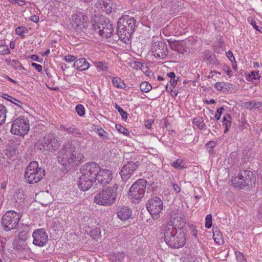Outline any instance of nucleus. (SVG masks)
Wrapping results in <instances>:
<instances>
[{"label":"nucleus","instance_id":"nucleus-52","mask_svg":"<svg viewBox=\"0 0 262 262\" xmlns=\"http://www.w3.org/2000/svg\"><path fill=\"white\" fill-rule=\"evenodd\" d=\"M97 67L102 71H106L108 69V67L105 63L102 62H99Z\"/></svg>","mask_w":262,"mask_h":262},{"label":"nucleus","instance_id":"nucleus-60","mask_svg":"<svg viewBox=\"0 0 262 262\" xmlns=\"http://www.w3.org/2000/svg\"><path fill=\"white\" fill-rule=\"evenodd\" d=\"M152 121L151 120H148L145 122V126L146 128L150 129L152 125Z\"/></svg>","mask_w":262,"mask_h":262},{"label":"nucleus","instance_id":"nucleus-33","mask_svg":"<svg viewBox=\"0 0 262 262\" xmlns=\"http://www.w3.org/2000/svg\"><path fill=\"white\" fill-rule=\"evenodd\" d=\"M140 89L141 91L147 93L151 90L152 86L148 82L144 81L140 84Z\"/></svg>","mask_w":262,"mask_h":262},{"label":"nucleus","instance_id":"nucleus-21","mask_svg":"<svg viewBox=\"0 0 262 262\" xmlns=\"http://www.w3.org/2000/svg\"><path fill=\"white\" fill-rule=\"evenodd\" d=\"M94 182L92 179L82 174L78 180V186L80 190L85 191L91 188Z\"/></svg>","mask_w":262,"mask_h":262},{"label":"nucleus","instance_id":"nucleus-6","mask_svg":"<svg viewBox=\"0 0 262 262\" xmlns=\"http://www.w3.org/2000/svg\"><path fill=\"white\" fill-rule=\"evenodd\" d=\"M45 172L43 169L39 167L37 162L33 161L27 167L24 176L28 183L34 184L43 178Z\"/></svg>","mask_w":262,"mask_h":262},{"label":"nucleus","instance_id":"nucleus-7","mask_svg":"<svg viewBox=\"0 0 262 262\" xmlns=\"http://www.w3.org/2000/svg\"><path fill=\"white\" fill-rule=\"evenodd\" d=\"M255 180V177L252 171L241 170L238 176L232 179L231 183L234 187L241 189L251 184Z\"/></svg>","mask_w":262,"mask_h":262},{"label":"nucleus","instance_id":"nucleus-43","mask_svg":"<svg viewBox=\"0 0 262 262\" xmlns=\"http://www.w3.org/2000/svg\"><path fill=\"white\" fill-rule=\"evenodd\" d=\"M10 54V50L7 45H0V54L7 55Z\"/></svg>","mask_w":262,"mask_h":262},{"label":"nucleus","instance_id":"nucleus-10","mask_svg":"<svg viewBox=\"0 0 262 262\" xmlns=\"http://www.w3.org/2000/svg\"><path fill=\"white\" fill-rule=\"evenodd\" d=\"M30 128L29 121L24 116H19L13 120L11 132L12 134L20 136L26 135Z\"/></svg>","mask_w":262,"mask_h":262},{"label":"nucleus","instance_id":"nucleus-12","mask_svg":"<svg viewBox=\"0 0 262 262\" xmlns=\"http://www.w3.org/2000/svg\"><path fill=\"white\" fill-rule=\"evenodd\" d=\"M146 208L152 217L157 219L163 209V203L160 198L155 196L148 201Z\"/></svg>","mask_w":262,"mask_h":262},{"label":"nucleus","instance_id":"nucleus-49","mask_svg":"<svg viewBox=\"0 0 262 262\" xmlns=\"http://www.w3.org/2000/svg\"><path fill=\"white\" fill-rule=\"evenodd\" d=\"M115 258L116 260L121 262L124 258V254L123 253H117L115 254Z\"/></svg>","mask_w":262,"mask_h":262},{"label":"nucleus","instance_id":"nucleus-8","mask_svg":"<svg viewBox=\"0 0 262 262\" xmlns=\"http://www.w3.org/2000/svg\"><path fill=\"white\" fill-rule=\"evenodd\" d=\"M20 221L19 213L13 210L6 212L2 219L3 229L6 231H9L16 229Z\"/></svg>","mask_w":262,"mask_h":262},{"label":"nucleus","instance_id":"nucleus-58","mask_svg":"<svg viewBox=\"0 0 262 262\" xmlns=\"http://www.w3.org/2000/svg\"><path fill=\"white\" fill-rule=\"evenodd\" d=\"M178 80V78H176V77L174 78L170 79V82L171 86L173 88L176 86V85L177 84Z\"/></svg>","mask_w":262,"mask_h":262},{"label":"nucleus","instance_id":"nucleus-40","mask_svg":"<svg viewBox=\"0 0 262 262\" xmlns=\"http://www.w3.org/2000/svg\"><path fill=\"white\" fill-rule=\"evenodd\" d=\"M212 225V215L209 214L205 217V226L206 228L209 229L211 227Z\"/></svg>","mask_w":262,"mask_h":262},{"label":"nucleus","instance_id":"nucleus-28","mask_svg":"<svg viewBox=\"0 0 262 262\" xmlns=\"http://www.w3.org/2000/svg\"><path fill=\"white\" fill-rule=\"evenodd\" d=\"M3 98L12 102L16 105H17L22 108H24L23 105H24V104L23 102H21V101H20L19 100L12 97V96H9V95L6 94H3Z\"/></svg>","mask_w":262,"mask_h":262},{"label":"nucleus","instance_id":"nucleus-48","mask_svg":"<svg viewBox=\"0 0 262 262\" xmlns=\"http://www.w3.org/2000/svg\"><path fill=\"white\" fill-rule=\"evenodd\" d=\"M226 85L225 82H217L214 84V88L219 91H222L223 89Z\"/></svg>","mask_w":262,"mask_h":262},{"label":"nucleus","instance_id":"nucleus-55","mask_svg":"<svg viewBox=\"0 0 262 262\" xmlns=\"http://www.w3.org/2000/svg\"><path fill=\"white\" fill-rule=\"evenodd\" d=\"M82 136L79 135V136L77 137L78 139L77 140V141L79 143V147H84L87 144H86L84 146H83V142L84 141L83 139L81 138ZM88 141H87L88 143Z\"/></svg>","mask_w":262,"mask_h":262},{"label":"nucleus","instance_id":"nucleus-50","mask_svg":"<svg viewBox=\"0 0 262 262\" xmlns=\"http://www.w3.org/2000/svg\"><path fill=\"white\" fill-rule=\"evenodd\" d=\"M9 2L13 4H18L20 6H24L26 4L25 0H9Z\"/></svg>","mask_w":262,"mask_h":262},{"label":"nucleus","instance_id":"nucleus-39","mask_svg":"<svg viewBox=\"0 0 262 262\" xmlns=\"http://www.w3.org/2000/svg\"><path fill=\"white\" fill-rule=\"evenodd\" d=\"M116 128L119 132L124 135H128L129 134L128 130L120 124H116Z\"/></svg>","mask_w":262,"mask_h":262},{"label":"nucleus","instance_id":"nucleus-53","mask_svg":"<svg viewBox=\"0 0 262 262\" xmlns=\"http://www.w3.org/2000/svg\"><path fill=\"white\" fill-rule=\"evenodd\" d=\"M31 66L34 67L37 71H38V72H40L42 71V66L39 64H37L36 63H35V62H32L31 63Z\"/></svg>","mask_w":262,"mask_h":262},{"label":"nucleus","instance_id":"nucleus-56","mask_svg":"<svg viewBox=\"0 0 262 262\" xmlns=\"http://www.w3.org/2000/svg\"><path fill=\"white\" fill-rule=\"evenodd\" d=\"M226 54H227V56L228 57V58L229 59V60L231 61L232 62L233 60L234 61L235 60L234 55L231 51H229L228 52H227Z\"/></svg>","mask_w":262,"mask_h":262},{"label":"nucleus","instance_id":"nucleus-44","mask_svg":"<svg viewBox=\"0 0 262 262\" xmlns=\"http://www.w3.org/2000/svg\"><path fill=\"white\" fill-rule=\"evenodd\" d=\"M249 78L251 80L259 79L260 75L258 71H252L249 74Z\"/></svg>","mask_w":262,"mask_h":262},{"label":"nucleus","instance_id":"nucleus-2","mask_svg":"<svg viewBox=\"0 0 262 262\" xmlns=\"http://www.w3.org/2000/svg\"><path fill=\"white\" fill-rule=\"evenodd\" d=\"M136 20L134 17L124 16L117 23V31L120 39L125 43L130 41V36L136 27Z\"/></svg>","mask_w":262,"mask_h":262},{"label":"nucleus","instance_id":"nucleus-29","mask_svg":"<svg viewBox=\"0 0 262 262\" xmlns=\"http://www.w3.org/2000/svg\"><path fill=\"white\" fill-rule=\"evenodd\" d=\"M192 123L194 125L197 126V127L200 129L202 130L205 128V124L204 122V119L202 117L200 116L196 117L193 118L192 120Z\"/></svg>","mask_w":262,"mask_h":262},{"label":"nucleus","instance_id":"nucleus-13","mask_svg":"<svg viewBox=\"0 0 262 262\" xmlns=\"http://www.w3.org/2000/svg\"><path fill=\"white\" fill-rule=\"evenodd\" d=\"M99 168L100 166L97 163L90 162L85 164L82 166L80 168V172L81 174H83L86 177L95 181Z\"/></svg>","mask_w":262,"mask_h":262},{"label":"nucleus","instance_id":"nucleus-9","mask_svg":"<svg viewBox=\"0 0 262 262\" xmlns=\"http://www.w3.org/2000/svg\"><path fill=\"white\" fill-rule=\"evenodd\" d=\"M60 146V143L57 137L52 133L46 135L40 141V143L36 145V147L40 150L51 151L58 150Z\"/></svg>","mask_w":262,"mask_h":262},{"label":"nucleus","instance_id":"nucleus-16","mask_svg":"<svg viewBox=\"0 0 262 262\" xmlns=\"http://www.w3.org/2000/svg\"><path fill=\"white\" fill-rule=\"evenodd\" d=\"M33 244L39 247L45 246L48 242V235L43 229H37L32 233Z\"/></svg>","mask_w":262,"mask_h":262},{"label":"nucleus","instance_id":"nucleus-1","mask_svg":"<svg viewBox=\"0 0 262 262\" xmlns=\"http://www.w3.org/2000/svg\"><path fill=\"white\" fill-rule=\"evenodd\" d=\"M178 210H173L169 213L170 222L169 225L163 224L162 231L164 233V239L166 245L171 248L179 249L183 247L186 243L184 233L178 232L176 227L173 226L176 220L179 217Z\"/></svg>","mask_w":262,"mask_h":262},{"label":"nucleus","instance_id":"nucleus-38","mask_svg":"<svg viewBox=\"0 0 262 262\" xmlns=\"http://www.w3.org/2000/svg\"><path fill=\"white\" fill-rule=\"evenodd\" d=\"M76 112L79 116H83L85 114V108L81 104H78L75 107Z\"/></svg>","mask_w":262,"mask_h":262},{"label":"nucleus","instance_id":"nucleus-64","mask_svg":"<svg viewBox=\"0 0 262 262\" xmlns=\"http://www.w3.org/2000/svg\"><path fill=\"white\" fill-rule=\"evenodd\" d=\"M30 58L34 61H38V62H41L40 61H39V58L38 56H37V55L33 54L31 56Z\"/></svg>","mask_w":262,"mask_h":262},{"label":"nucleus","instance_id":"nucleus-24","mask_svg":"<svg viewBox=\"0 0 262 262\" xmlns=\"http://www.w3.org/2000/svg\"><path fill=\"white\" fill-rule=\"evenodd\" d=\"M73 67L76 70L83 71L87 70L90 67V64L85 58H81L75 61Z\"/></svg>","mask_w":262,"mask_h":262},{"label":"nucleus","instance_id":"nucleus-26","mask_svg":"<svg viewBox=\"0 0 262 262\" xmlns=\"http://www.w3.org/2000/svg\"><path fill=\"white\" fill-rule=\"evenodd\" d=\"M231 120L232 118L231 115L229 114H226L222 119L223 126L225 127L224 130L225 134L229 132L230 128L231 127Z\"/></svg>","mask_w":262,"mask_h":262},{"label":"nucleus","instance_id":"nucleus-57","mask_svg":"<svg viewBox=\"0 0 262 262\" xmlns=\"http://www.w3.org/2000/svg\"><path fill=\"white\" fill-rule=\"evenodd\" d=\"M39 17L37 15H32L30 17V20L34 23H37L39 21Z\"/></svg>","mask_w":262,"mask_h":262},{"label":"nucleus","instance_id":"nucleus-46","mask_svg":"<svg viewBox=\"0 0 262 262\" xmlns=\"http://www.w3.org/2000/svg\"><path fill=\"white\" fill-rule=\"evenodd\" d=\"M25 30H26V29L24 27H18L15 30L16 34L18 35L21 36L22 37H24Z\"/></svg>","mask_w":262,"mask_h":262},{"label":"nucleus","instance_id":"nucleus-3","mask_svg":"<svg viewBox=\"0 0 262 262\" xmlns=\"http://www.w3.org/2000/svg\"><path fill=\"white\" fill-rule=\"evenodd\" d=\"M118 189V185L117 183L112 186L105 187L95 196V203L104 206L113 205L117 199Z\"/></svg>","mask_w":262,"mask_h":262},{"label":"nucleus","instance_id":"nucleus-36","mask_svg":"<svg viewBox=\"0 0 262 262\" xmlns=\"http://www.w3.org/2000/svg\"><path fill=\"white\" fill-rule=\"evenodd\" d=\"M234 253L236 259L238 262H247L246 258L242 252L238 251H236Z\"/></svg>","mask_w":262,"mask_h":262},{"label":"nucleus","instance_id":"nucleus-47","mask_svg":"<svg viewBox=\"0 0 262 262\" xmlns=\"http://www.w3.org/2000/svg\"><path fill=\"white\" fill-rule=\"evenodd\" d=\"M216 145V142L213 141H209L206 144V146L207 147L208 149L209 152H211L213 148L214 147L215 145Z\"/></svg>","mask_w":262,"mask_h":262},{"label":"nucleus","instance_id":"nucleus-34","mask_svg":"<svg viewBox=\"0 0 262 262\" xmlns=\"http://www.w3.org/2000/svg\"><path fill=\"white\" fill-rule=\"evenodd\" d=\"M115 108L118 111L120 115L122 117V119L125 121L128 116V114L126 112L124 111L122 108H121L120 106H119L118 104H115Z\"/></svg>","mask_w":262,"mask_h":262},{"label":"nucleus","instance_id":"nucleus-37","mask_svg":"<svg viewBox=\"0 0 262 262\" xmlns=\"http://www.w3.org/2000/svg\"><path fill=\"white\" fill-rule=\"evenodd\" d=\"M183 162L180 159H177L174 161L171 165L176 169H182L185 168L184 165H182Z\"/></svg>","mask_w":262,"mask_h":262},{"label":"nucleus","instance_id":"nucleus-61","mask_svg":"<svg viewBox=\"0 0 262 262\" xmlns=\"http://www.w3.org/2000/svg\"><path fill=\"white\" fill-rule=\"evenodd\" d=\"M168 78H176V74L174 72L168 73L166 75V79L168 80Z\"/></svg>","mask_w":262,"mask_h":262},{"label":"nucleus","instance_id":"nucleus-42","mask_svg":"<svg viewBox=\"0 0 262 262\" xmlns=\"http://www.w3.org/2000/svg\"><path fill=\"white\" fill-rule=\"evenodd\" d=\"M238 154L236 152H232L230 155V158L229 159V162L232 164H235L237 161Z\"/></svg>","mask_w":262,"mask_h":262},{"label":"nucleus","instance_id":"nucleus-45","mask_svg":"<svg viewBox=\"0 0 262 262\" xmlns=\"http://www.w3.org/2000/svg\"><path fill=\"white\" fill-rule=\"evenodd\" d=\"M28 231L26 230H24L22 231H20L18 234V238L20 240L25 241L27 240L28 237Z\"/></svg>","mask_w":262,"mask_h":262},{"label":"nucleus","instance_id":"nucleus-30","mask_svg":"<svg viewBox=\"0 0 262 262\" xmlns=\"http://www.w3.org/2000/svg\"><path fill=\"white\" fill-rule=\"evenodd\" d=\"M213 238L215 242L217 244L219 245L223 244L224 241L222 234L217 229H216L215 231L213 230Z\"/></svg>","mask_w":262,"mask_h":262},{"label":"nucleus","instance_id":"nucleus-62","mask_svg":"<svg viewBox=\"0 0 262 262\" xmlns=\"http://www.w3.org/2000/svg\"><path fill=\"white\" fill-rule=\"evenodd\" d=\"M173 188L177 193H179L181 190L180 187L177 184L173 185Z\"/></svg>","mask_w":262,"mask_h":262},{"label":"nucleus","instance_id":"nucleus-63","mask_svg":"<svg viewBox=\"0 0 262 262\" xmlns=\"http://www.w3.org/2000/svg\"><path fill=\"white\" fill-rule=\"evenodd\" d=\"M221 115L222 114L220 112V111L219 110H216L214 117L217 120H219L221 118Z\"/></svg>","mask_w":262,"mask_h":262},{"label":"nucleus","instance_id":"nucleus-22","mask_svg":"<svg viewBox=\"0 0 262 262\" xmlns=\"http://www.w3.org/2000/svg\"><path fill=\"white\" fill-rule=\"evenodd\" d=\"M132 211L127 206H119L117 210V216L122 221H126L132 218Z\"/></svg>","mask_w":262,"mask_h":262},{"label":"nucleus","instance_id":"nucleus-35","mask_svg":"<svg viewBox=\"0 0 262 262\" xmlns=\"http://www.w3.org/2000/svg\"><path fill=\"white\" fill-rule=\"evenodd\" d=\"M11 64L13 68L16 70H25L20 62L17 60H12Z\"/></svg>","mask_w":262,"mask_h":262},{"label":"nucleus","instance_id":"nucleus-4","mask_svg":"<svg viewBox=\"0 0 262 262\" xmlns=\"http://www.w3.org/2000/svg\"><path fill=\"white\" fill-rule=\"evenodd\" d=\"M92 29L98 33L102 37L108 38L113 35V25L105 17L102 15H95L92 20Z\"/></svg>","mask_w":262,"mask_h":262},{"label":"nucleus","instance_id":"nucleus-20","mask_svg":"<svg viewBox=\"0 0 262 262\" xmlns=\"http://www.w3.org/2000/svg\"><path fill=\"white\" fill-rule=\"evenodd\" d=\"M113 5L111 0H97L95 5L100 11H105L109 14L112 12Z\"/></svg>","mask_w":262,"mask_h":262},{"label":"nucleus","instance_id":"nucleus-31","mask_svg":"<svg viewBox=\"0 0 262 262\" xmlns=\"http://www.w3.org/2000/svg\"><path fill=\"white\" fill-rule=\"evenodd\" d=\"M7 113V110L5 106L0 104V126L5 123Z\"/></svg>","mask_w":262,"mask_h":262},{"label":"nucleus","instance_id":"nucleus-19","mask_svg":"<svg viewBox=\"0 0 262 262\" xmlns=\"http://www.w3.org/2000/svg\"><path fill=\"white\" fill-rule=\"evenodd\" d=\"M96 177L95 182L97 181L100 184L104 186L111 181L113 178V173L110 170L100 168Z\"/></svg>","mask_w":262,"mask_h":262},{"label":"nucleus","instance_id":"nucleus-17","mask_svg":"<svg viewBox=\"0 0 262 262\" xmlns=\"http://www.w3.org/2000/svg\"><path fill=\"white\" fill-rule=\"evenodd\" d=\"M138 167V162L136 163L133 161L128 162L124 165L120 171L122 181L126 182L128 180Z\"/></svg>","mask_w":262,"mask_h":262},{"label":"nucleus","instance_id":"nucleus-27","mask_svg":"<svg viewBox=\"0 0 262 262\" xmlns=\"http://www.w3.org/2000/svg\"><path fill=\"white\" fill-rule=\"evenodd\" d=\"M244 106L247 109L252 110L258 108L262 106V102L260 101H251L245 102Z\"/></svg>","mask_w":262,"mask_h":262},{"label":"nucleus","instance_id":"nucleus-11","mask_svg":"<svg viewBox=\"0 0 262 262\" xmlns=\"http://www.w3.org/2000/svg\"><path fill=\"white\" fill-rule=\"evenodd\" d=\"M146 184L147 181L144 179L137 180L130 187L128 194L134 200H141L144 195Z\"/></svg>","mask_w":262,"mask_h":262},{"label":"nucleus","instance_id":"nucleus-51","mask_svg":"<svg viewBox=\"0 0 262 262\" xmlns=\"http://www.w3.org/2000/svg\"><path fill=\"white\" fill-rule=\"evenodd\" d=\"M76 59V57L73 55H69L68 56H64V60L68 62H71L74 61Z\"/></svg>","mask_w":262,"mask_h":262},{"label":"nucleus","instance_id":"nucleus-14","mask_svg":"<svg viewBox=\"0 0 262 262\" xmlns=\"http://www.w3.org/2000/svg\"><path fill=\"white\" fill-rule=\"evenodd\" d=\"M88 19V16L84 10H77L70 18V24L75 30H78L79 27L83 25L85 21Z\"/></svg>","mask_w":262,"mask_h":262},{"label":"nucleus","instance_id":"nucleus-18","mask_svg":"<svg viewBox=\"0 0 262 262\" xmlns=\"http://www.w3.org/2000/svg\"><path fill=\"white\" fill-rule=\"evenodd\" d=\"M60 129L66 132L70 135H78L82 136L81 138L84 140L83 142V146H84L86 144L87 141H89L88 134L84 131L80 132V129L74 124L60 125Z\"/></svg>","mask_w":262,"mask_h":262},{"label":"nucleus","instance_id":"nucleus-32","mask_svg":"<svg viewBox=\"0 0 262 262\" xmlns=\"http://www.w3.org/2000/svg\"><path fill=\"white\" fill-rule=\"evenodd\" d=\"M112 83L113 85L117 88L123 89L125 87V83L118 77H113Z\"/></svg>","mask_w":262,"mask_h":262},{"label":"nucleus","instance_id":"nucleus-23","mask_svg":"<svg viewBox=\"0 0 262 262\" xmlns=\"http://www.w3.org/2000/svg\"><path fill=\"white\" fill-rule=\"evenodd\" d=\"M170 48L177 51L178 53L183 54L187 51L186 46L181 41L168 40Z\"/></svg>","mask_w":262,"mask_h":262},{"label":"nucleus","instance_id":"nucleus-54","mask_svg":"<svg viewBox=\"0 0 262 262\" xmlns=\"http://www.w3.org/2000/svg\"><path fill=\"white\" fill-rule=\"evenodd\" d=\"M248 21L250 22V24L253 27V28L256 30L257 31L259 32H261L260 29H259V27L256 25V21H254L253 19L250 20L249 19Z\"/></svg>","mask_w":262,"mask_h":262},{"label":"nucleus","instance_id":"nucleus-25","mask_svg":"<svg viewBox=\"0 0 262 262\" xmlns=\"http://www.w3.org/2000/svg\"><path fill=\"white\" fill-rule=\"evenodd\" d=\"M203 57L208 64H215L217 63V59L215 56L212 54L211 52L209 50H206L204 52Z\"/></svg>","mask_w":262,"mask_h":262},{"label":"nucleus","instance_id":"nucleus-59","mask_svg":"<svg viewBox=\"0 0 262 262\" xmlns=\"http://www.w3.org/2000/svg\"><path fill=\"white\" fill-rule=\"evenodd\" d=\"M224 70L227 73V75L231 76L232 75V71L230 70V68L228 66L224 67Z\"/></svg>","mask_w":262,"mask_h":262},{"label":"nucleus","instance_id":"nucleus-41","mask_svg":"<svg viewBox=\"0 0 262 262\" xmlns=\"http://www.w3.org/2000/svg\"><path fill=\"white\" fill-rule=\"evenodd\" d=\"M97 133L99 135L100 137L102 138L104 140H107L108 139V133L106 132L103 128H101L99 129H98L97 130Z\"/></svg>","mask_w":262,"mask_h":262},{"label":"nucleus","instance_id":"nucleus-5","mask_svg":"<svg viewBox=\"0 0 262 262\" xmlns=\"http://www.w3.org/2000/svg\"><path fill=\"white\" fill-rule=\"evenodd\" d=\"M76 159V148L71 143L65 145L58 153L57 161L59 164L63 166V170H67L69 166L74 163Z\"/></svg>","mask_w":262,"mask_h":262},{"label":"nucleus","instance_id":"nucleus-15","mask_svg":"<svg viewBox=\"0 0 262 262\" xmlns=\"http://www.w3.org/2000/svg\"><path fill=\"white\" fill-rule=\"evenodd\" d=\"M151 50L154 56L158 59H164L168 53L167 45L163 41L152 42Z\"/></svg>","mask_w":262,"mask_h":262}]
</instances>
